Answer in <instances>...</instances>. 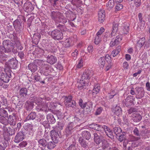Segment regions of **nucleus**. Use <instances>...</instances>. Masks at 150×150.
I'll list each match as a JSON object with an SVG mask.
<instances>
[{"label": "nucleus", "instance_id": "052dcab7", "mask_svg": "<svg viewBox=\"0 0 150 150\" xmlns=\"http://www.w3.org/2000/svg\"><path fill=\"white\" fill-rule=\"evenodd\" d=\"M8 121L9 123L11 125L14 126L16 125V121L15 120L11 117H10V119H9Z\"/></svg>", "mask_w": 150, "mask_h": 150}, {"label": "nucleus", "instance_id": "6e6552de", "mask_svg": "<svg viewBox=\"0 0 150 150\" xmlns=\"http://www.w3.org/2000/svg\"><path fill=\"white\" fill-rule=\"evenodd\" d=\"M93 75V71L92 70H87L84 72L82 76V79H84L88 83H89L88 81Z\"/></svg>", "mask_w": 150, "mask_h": 150}, {"label": "nucleus", "instance_id": "2f4dec72", "mask_svg": "<svg viewBox=\"0 0 150 150\" xmlns=\"http://www.w3.org/2000/svg\"><path fill=\"white\" fill-rule=\"evenodd\" d=\"M47 119L48 122H50L51 123L54 124L56 122V120L54 116L52 114H48L47 115Z\"/></svg>", "mask_w": 150, "mask_h": 150}, {"label": "nucleus", "instance_id": "f8f14e48", "mask_svg": "<svg viewBox=\"0 0 150 150\" xmlns=\"http://www.w3.org/2000/svg\"><path fill=\"white\" fill-rule=\"evenodd\" d=\"M111 111L114 115L118 116L122 115V113L121 108L118 105L112 106L111 108Z\"/></svg>", "mask_w": 150, "mask_h": 150}, {"label": "nucleus", "instance_id": "603ef678", "mask_svg": "<svg viewBox=\"0 0 150 150\" xmlns=\"http://www.w3.org/2000/svg\"><path fill=\"white\" fill-rule=\"evenodd\" d=\"M64 101L65 104L66 103H68L69 102L71 101L72 99V97L71 96H64Z\"/></svg>", "mask_w": 150, "mask_h": 150}, {"label": "nucleus", "instance_id": "3c124183", "mask_svg": "<svg viewBox=\"0 0 150 150\" xmlns=\"http://www.w3.org/2000/svg\"><path fill=\"white\" fill-rule=\"evenodd\" d=\"M37 118V120L40 123L42 122L43 121H44L45 120V116L41 114H40Z\"/></svg>", "mask_w": 150, "mask_h": 150}, {"label": "nucleus", "instance_id": "338daca9", "mask_svg": "<svg viewBox=\"0 0 150 150\" xmlns=\"http://www.w3.org/2000/svg\"><path fill=\"white\" fill-rule=\"evenodd\" d=\"M41 109V111L45 112H48V109H47V106L43 105L42 103Z\"/></svg>", "mask_w": 150, "mask_h": 150}, {"label": "nucleus", "instance_id": "9d476101", "mask_svg": "<svg viewBox=\"0 0 150 150\" xmlns=\"http://www.w3.org/2000/svg\"><path fill=\"white\" fill-rule=\"evenodd\" d=\"M18 64V62L17 60L13 59H11L6 62V65L8 67V68H6L16 69Z\"/></svg>", "mask_w": 150, "mask_h": 150}, {"label": "nucleus", "instance_id": "4c0bfd02", "mask_svg": "<svg viewBox=\"0 0 150 150\" xmlns=\"http://www.w3.org/2000/svg\"><path fill=\"white\" fill-rule=\"evenodd\" d=\"M37 116L36 113L35 112H31L27 116V119L28 120H33L35 119Z\"/></svg>", "mask_w": 150, "mask_h": 150}, {"label": "nucleus", "instance_id": "69168bd1", "mask_svg": "<svg viewBox=\"0 0 150 150\" xmlns=\"http://www.w3.org/2000/svg\"><path fill=\"white\" fill-rule=\"evenodd\" d=\"M100 38L99 36H97L95 39L94 43L96 45H98L100 41Z\"/></svg>", "mask_w": 150, "mask_h": 150}, {"label": "nucleus", "instance_id": "f704fd0d", "mask_svg": "<svg viewBox=\"0 0 150 150\" xmlns=\"http://www.w3.org/2000/svg\"><path fill=\"white\" fill-rule=\"evenodd\" d=\"M64 125L62 122H59L57 125H56L55 130H54L57 132H60L61 130H62ZM61 134V133H60Z\"/></svg>", "mask_w": 150, "mask_h": 150}, {"label": "nucleus", "instance_id": "1a4fd4ad", "mask_svg": "<svg viewBox=\"0 0 150 150\" xmlns=\"http://www.w3.org/2000/svg\"><path fill=\"white\" fill-rule=\"evenodd\" d=\"M70 123H69L65 129V134L67 137L71 135L73 133L76 128Z\"/></svg>", "mask_w": 150, "mask_h": 150}, {"label": "nucleus", "instance_id": "bf43d9fd", "mask_svg": "<svg viewBox=\"0 0 150 150\" xmlns=\"http://www.w3.org/2000/svg\"><path fill=\"white\" fill-rule=\"evenodd\" d=\"M57 27L59 28L60 30L62 31H66L67 30V28L64 25L59 24Z\"/></svg>", "mask_w": 150, "mask_h": 150}, {"label": "nucleus", "instance_id": "6e6d98bb", "mask_svg": "<svg viewBox=\"0 0 150 150\" xmlns=\"http://www.w3.org/2000/svg\"><path fill=\"white\" fill-rule=\"evenodd\" d=\"M119 44V43L115 39H112L110 43V46L113 47L115 45H117Z\"/></svg>", "mask_w": 150, "mask_h": 150}, {"label": "nucleus", "instance_id": "7ed1b4c3", "mask_svg": "<svg viewBox=\"0 0 150 150\" xmlns=\"http://www.w3.org/2000/svg\"><path fill=\"white\" fill-rule=\"evenodd\" d=\"M5 73L2 72L0 75L1 79L5 83L8 82L14 74L12 73L10 69L5 68L4 69Z\"/></svg>", "mask_w": 150, "mask_h": 150}, {"label": "nucleus", "instance_id": "412c9836", "mask_svg": "<svg viewBox=\"0 0 150 150\" xmlns=\"http://www.w3.org/2000/svg\"><path fill=\"white\" fill-rule=\"evenodd\" d=\"M73 121L72 122L69 123L72 124V125L75 126V127L80 126L81 124L82 123L80 119L76 117H74L73 118Z\"/></svg>", "mask_w": 150, "mask_h": 150}, {"label": "nucleus", "instance_id": "09e8293b", "mask_svg": "<svg viewBox=\"0 0 150 150\" xmlns=\"http://www.w3.org/2000/svg\"><path fill=\"white\" fill-rule=\"evenodd\" d=\"M76 103L74 100H71V102H69L68 103H66V106L68 107H72L74 108L76 107Z\"/></svg>", "mask_w": 150, "mask_h": 150}, {"label": "nucleus", "instance_id": "49530a36", "mask_svg": "<svg viewBox=\"0 0 150 150\" xmlns=\"http://www.w3.org/2000/svg\"><path fill=\"white\" fill-rule=\"evenodd\" d=\"M34 79L36 81L40 82V83H44L45 81H42L41 78L38 74L35 75L34 77Z\"/></svg>", "mask_w": 150, "mask_h": 150}, {"label": "nucleus", "instance_id": "58836bf2", "mask_svg": "<svg viewBox=\"0 0 150 150\" xmlns=\"http://www.w3.org/2000/svg\"><path fill=\"white\" fill-rule=\"evenodd\" d=\"M67 40V42L68 43H65V46L64 47L62 46L60 48H59V50L60 52V53H61L62 54L64 52L66 51L67 50L66 47H70V43H69V40Z\"/></svg>", "mask_w": 150, "mask_h": 150}, {"label": "nucleus", "instance_id": "9b49d317", "mask_svg": "<svg viewBox=\"0 0 150 150\" xmlns=\"http://www.w3.org/2000/svg\"><path fill=\"white\" fill-rule=\"evenodd\" d=\"M52 18L54 20L58 21L63 17V14L59 11H53L50 14Z\"/></svg>", "mask_w": 150, "mask_h": 150}, {"label": "nucleus", "instance_id": "a19ab883", "mask_svg": "<svg viewBox=\"0 0 150 150\" xmlns=\"http://www.w3.org/2000/svg\"><path fill=\"white\" fill-rule=\"evenodd\" d=\"M38 102L39 104L36 106V110L38 111H41V108L42 106V99L41 98H39L38 100Z\"/></svg>", "mask_w": 150, "mask_h": 150}, {"label": "nucleus", "instance_id": "8fccbe9b", "mask_svg": "<svg viewBox=\"0 0 150 150\" xmlns=\"http://www.w3.org/2000/svg\"><path fill=\"white\" fill-rule=\"evenodd\" d=\"M138 110L137 108L132 107L127 110V112L130 114L132 113L136 112Z\"/></svg>", "mask_w": 150, "mask_h": 150}, {"label": "nucleus", "instance_id": "4468645a", "mask_svg": "<svg viewBox=\"0 0 150 150\" xmlns=\"http://www.w3.org/2000/svg\"><path fill=\"white\" fill-rule=\"evenodd\" d=\"M136 98L140 99L144 97V91L143 88L142 87L136 88Z\"/></svg>", "mask_w": 150, "mask_h": 150}, {"label": "nucleus", "instance_id": "a878e982", "mask_svg": "<svg viewBox=\"0 0 150 150\" xmlns=\"http://www.w3.org/2000/svg\"><path fill=\"white\" fill-rule=\"evenodd\" d=\"M24 8L27 11H31L34 9L33 5L30 2L25 3L24 5Z\"/></svg>", "mask_w": 150, "mask_h": 150}, {"label": "nucleus", "instance_id": "ea45409f", "mask_svg": "<svg viewBox=\"0 0 150 150\" xmlns=\"http://www.w3.org/2000/svg\"><path fill=\"white\" fill-rule=\"evenodd\" d=\"M4 108H0V116L4 117H7L8 113L6 110H4Z\"/></svg>", "mask_w": 150, "mask_h": 150}, {"label": "nucleus", "instance_id": "f03ea898", "mask_svg": "<svg viewBox=\"0 0 150 150\" xmlns=\"http://www.w3.org/2000/svg\"><path fill=\"white\" fill-rule=\"evenodd\" d=\"M43 63L44 61L43 60L38 59H35L28 65V68L32 72L34 73L38 70V66H42Z\"/></svg>", "mask_w": 150, "mask_h": 150}, {"label": "nucleus", "instance_id": "a211bd4d", "mask_svg": "<svg viewBox=\"0 0 150 150\" xmlns=\"http://www.w3.org/2000/svg\"><path fill=\"white\" fill-rule=\"evenodd\" d=\"M133 96H128L125 99V106L129 107L133 104V101L134 98H133Z\"/></svg>", "mask_w": 150, "mask_h": 150}, {"label": "nucleus", "instance_id": "e2e57ef3", "mask_svg": "<svg viewBox=\"0 0 150 150\" xmlns=\"http://www.w3.org/2000/svg\"><path fill=\"white\" fill-rule=\"evenodd\" d=\"M86 102L83 103V100L82 99H80L79 101V104L80 106L82 108H84L86 106Z\"/></svg>", "mask_w": 150, "mask_h": 150}, {"label": "nucleus", "instance_id": "f3484780", "mask_svg": "<svg viewBox=\"0 0 150 150\" xmlns=\"http://www.w3.org/2000/svg\"><path fill=\"white\" fill-rule=\"evenodd\" d=\"M86 106L85 111L86 112V114H91V111L92 110V105L93 103L91 101H89L87 102H86Z\"/></svg>", "mask_w": 150, "mask_h": 150}, {"label": "nucleus", "instance_id": "680f3d73", "mask_svg": "<svg viewBox=\"0 0 150 150\" xmlns=\"http://www.w3.org/2000/svg\"><path fill=\"white\" fill-rule=\"evenodd\" d=\"M133 132L134 134L137 136H140L142 134L140 133L137 127H135Z\"/></svg>", "mask_w": 150, "mask_h": 150}, {"label": "nucleus", "instance_id": "4d7b16f0", "mask_svg": "<svg viewBox=\"0 0 150 150\" xmlns=\"http://www.w3.org/2000/svg\"><path fill=\"white\" fill-rule=\"evenodd\" d=\"M104 58L105 59V60H106L108 64L111 63L112 60L111 59V57L108 54L106 55Z\"/></svg>", "mask_w": 150, "mask_h": 150}, {"label": "nucleus", "instance_id": "473e14b6", "mask_svg": "<svg viewBox=\"0 0 150 150\" xmlns=\"http://www.w3.org/2000/svg\"><path fill=\"white\" fill-rule=\"evenodd\" d=\"M82 137L85 138V139L88 140L91 137V134L89 132L84 131L82 132L81 133Z\"/></svg>", "mask_w": 150, "mask_h": 150}, {"label": "nucleus", "instance_id": "c756f323", "mask_svg": "<svg viewBox=\"0 0 150 150\" xmlns=\"http://www.w3.org/2000/svg\"><path fill=\"white\" fill-rule=\"evenodd\" d=\"M102 142V148L103 149H110L111 147L109 146V144L108 142L105 140L104 139L101 141Z\"/></svg>", "mask_w": 150, "mask_h": 150}, {"label": "nucleus", "instance_id": "5701e85b", "mask_svg": "<svg viewBox=\"0 0 150 150\" xmlns=\"http://www.w3.org/2000/svg\"><path fill=\"white\" fill-rule=\"evenodd\" d=\"M79 142L81 147L85 148L88 146V140L87 139L81 137L79 138Z\"/></svg>", "mask_w": 150, "mask_h": 150}, {"label": "nucleus", "instance_id": "c85d7f7f", "mask_svg": "<svg viewBox=\"0 0 150 150\" xmlns=\"http://www.w3.org/2000/svg\"><path fill=\"white\" fill-rule=\"evenodd\" d=\"M88 86V82L84 79H82V78L79 81V83L78 86V88L80 90L83 89L86 85Z\"/></svg>", "mask_w": 150, "mask_h": 150}, {"label": "nucleus", "instance_id": "0e129e2a", "mask_svg": "<svg viewBox=\"0 0 150 150\" xmlns=\"http://www.w3.org/2000/svg\"><path fill=\"white\" fill-rule=\"evenodd\" d=\"M123 8V5L120 4H117L115 6L116 10L117 11H119L120 10L122 9Z\"/></svg>", "mask_w": 150, "mask_h": 150}, {"label": "nucleus", "instance_id": "cd10ccee", "mask_svg": "<svg viewBox=\"0 0 150 150\" xmlns=\"http://www.w3.org/2000/svg\"><path fill=\"white\" fill-rule=\"evenodd\" d=\"M118 26L117 24L114 23L112 30V32L110 34L111 37L116 35V33L118 29Z\"/></svg>", "mask_w": 150, "mask_h": 150}, {"label": "nucleus", "instance_id": "0eeeda50", "mask_svg": "<svg viewBox=\"0 0 150 150\" xmlns=\"http://www.w3.org/2000/svg\"><path fill=\"white\" fill-rule=\"evenodd\" d=\"M22 22L20 21L18 18L13 22V25L14 28L16 32L20 33L23 29V25L22 24Z\"/></svg>", "mask_w": 150, "mask_h": 150}, {"label": "nucleus", "instance_id": "423d86ee", "mask_svg": "<svg viewBox=\"0 0 150 150\" xmlns=\"http://www.w3.org/2000/svg\"><path fill=\"white\" fill-rule=\"evenodd\" d=\"M49 34L50 35L51 37L55 40L62 39L63 38V34L59 30L55 29L51 32H50Z\"/></svg>", "mask_w": 150, "mask_h": 150}, {"label": "nucleus", "instance_id": "c9c22d12", "mask_svg": "<svg viewBox=\"0 0 150 150\" xmlns=\"http://www.w3.org/2000/svg\"><path fill=\"white\" fill-rule=\"evenodd\" d=\"M89 126L91 128L98 131H100V128H102L100 125L97 124H92Z\"/></svg>", "mask_w": 150, "mask_h": 150}, {"label": "nucleus", "instance_id": "13d9d810", "mask_svg": "<svg viewBox=\"0 0 150 150\" xmlns=\"http://www.w3.org/2000/svg\"><path fill=\"white\" fill-rule=\"evenodd\" d=\"M124 28L123 30L124 31V33L127 34L128 33L129 30V25H128L124 24Z\"/></svg>", "mask_w": 150, "mask_h": 150}, {"label": "nucleus", "instance_id": "774afa93", "mask_svg": "<svg viewBox=\"0 0 150 150\" xmlns=\"http://www.w3.org/2000/svg\"><path fill=\"white\" fill-rule=\"evenodd\" d=\"M122 35L121 34H119L117 36L115 39L119 43L122 39Z\"/></svg>", "mask_w": 150, "mask_h": 150}, {"label": "nucleus", "instance_id": "20e7f679", "mask_svg": "<svg viewBox=\"0 0 150 150\" xmlns=\"http://www.w3.org/2000/svg\"><path fill=\"white\" fill-rule=\"evenodd\" d=\"M70 139L66 141L65 143V146L68 147L67 149L68 150H79L78 145L76 144L74 139Z\"/></svg>", "mask_w": 150, "mask_h": 150}, {"label": "nucleus", "instance_id": "7c9ffc66", "mask_svg": "<svg viewBox=\"0 0 150 150\" xmlns=\"http://www.w3.org/2000/svg\"><path fill=\"white\" fill-rule=\"evenodd\" d=\"M145 42V39L144 37H142L140 38L138 41L136 45L137 47H138L139 49L141 48L144 45Z\"/></svg>", "mask_w": 150, "mask_h": 150}, {"label": "nucleus", "instance_id": "bb28decb", "mask_svg": "<svg viewBox=\"0 0 150 150\" xmlns=\"http://www.w3.org/2000/svg\"><path fill=\"white\" fill-rule=\"evenodd\" d=\"M57 61L56 58L52 55H48L47 57V62L51 64H53L55 63Z\"/></svg>", "mask_w": 150, "mask_h": 150}, {"label": "nucleus", "instance_id": "37998d69", "mask_svg": "<svg viewBox=\"0 0 150 150\" xmlns=\"http://www.w3.org/2000/svg\"><path fill=\"white\" fill-rule=\"evenodd\" d=\"M42 66V67L41 68V70H40V72L41 73H43V72H45L47 71V70L49 69V66L47 64H44Z\"/></svg>", "mask_w": 150, "mask_h": 150}, {"label": "nucleus", "instance_id": "b1692460", "mask_svg": "<svg viewBox=\"0 0 150 150\" xmlns=\"http://www.w3.org/2000/svg\"><path fill=\"white\" fill-rule=\"evenodd\" d=\"M33 106L34 104L33 103L27 101L25 103L24 107L26 110L30 111L33 109Z\"/></svg>", "mask_w": 150, "mask_h": 150}, {"label": "nucleus", "instance_id": "79ce46f5", "mask_svg": "<svg viewBox=\"0 0 150 150\" xmlns=\"http://www.w3.org/2000/svg\"><path fill=\"white\" fill-rule=\"evenodd\" d=\"M126 132H122V134L120 135L119 137L118 140L120 142H122L123 141H125L126 140Z\"/></svg>", "mask_w": 150, "mask_h": 150}, {"label": "nucleus", "instance_id": "dca6fc26", "mask_svg": "<svg viewBox=\"0 0 150 150\" xmlns=\"http://www.w3.org/2000/svg\"><path fill=\"white\" fill-rule=\"evenodd\" d=\"M4 131L5 133H6L10 135H12L15 134L16 133L15 129L13 127H4Z\"/></svg>", "mask_w": 150, "mask_h": 150}, {"label": "nucleus", "instance_id": "de8ad7c7", "mask_svg": "<svg viewBox=\"0 0 150 150\" xmlns=\"http://www.w3.org/2000/svg\"><path fill=\"white\" fill-rule=\"evenodd\" d=\"M100 88V86L99 85L97 84L95 85L93 90V93L97 94L99 92Z\"/></svg>", "mask_w": 150, "mask_h": 150}, {"label": "nucleus", "instance_id": "5fc2aeb1", "mask_svg": "<svg viewBox=\"0 0 150 150\" xmlns=\"http://www.w3.org/2000/svg\"><path fill=\"white\" fill-rule=\"evenodd\" d=\"M142 142H139L138 143L137 142H133L132 143L131 145L130 146L131 147H133L135 148H138V147L139 146L141 145L142 144Z\"/></svg>", "mask_w": 150, "mask_h": 150}, {"label": "nucleus", "instance_id": "864d4df0", "mask_svg": "<svg viewBox=\"0 0 150 150\" xmlns=\"http://www.w3.org/2000/svg\"><path fill=\"white\" fill-rule=\"evenodd\" d=\"M113 131L115 134L117 135L118 134L122 132V130L120 128L115 127L113 128Z\"/></svg>", "mask_w": 150, "mask_h": 150}, {"label": "nucleus", "instance_id": "2eb2a0df", "mask_svg": "<svg viewBox=\"0 0 150 150\" xmlns=\"http://www.w3.org/2000/svg\"><path fill=\"white\" fill-rule=\"evenodd\" d=\"M25 134L23 131L19 132L15 137L14 142L18 143L22 141L24 138Z\"/></svg>", "mask_w": 150, "mask_h": 150}, {"label": "nucleus", "instance_id": "39448f33", "mask_svg": "<svg viewBox=\"0 0 150 150\" xmlns=\"http://www.w3.org/2000/svg\"><path fill=\"white\" fill-rule=\"evenodd\" d=\"M3 43H6L5 46L7 49V52H8L12 51L14 54L17 53L18 52L17 49L15 47H13V44L8 40H4L3 41Z\"/></svg>", "mask_w": 150, "mask_h": 150}, {"label": "nucleus", "instance_id": "72a5a7b5", "mask_svg": "<svg viewBox=\"0 0 150 150\" xmlns=\"http://www.w3.org/2000/svg\"><path fill=\"white\" fill-rule=\"evenodd\" d=\"M40 35L39 34H35L33 38V43L36 44L38 43L40 38Z\"/></svg>", "mask_w": 150, "mask_h": 150}, {"label": "nucleus", "instance_id": "e433bc0d", "mask_svg": "<svg viewBox=\"0 0 150 150\" xmlns=\"http://www.w3.org/2000/svg\"><path fill=\"white\" fill-rule=\"evenodd\" d=\"M48 140H47L44 139H42L39 140L38 142L39 145L44 147L46 146L48 143Z\"/></svg>", "mask_w": 150, "mask_h": 150}, {"label": "nucleus", "instance_id": "393cba45", "mask_svg": "<svg viewBox=\"0 0 150 150\" xmlns=\"http://www.w3.org/2000/svg\"><path fill=\"white\" fill-rule=\"evenodd\" d=\"M138 18L139 22V24L140 25L141 28H143L145 25V22L143 19L142 14L141 13H139L138 14Z\"/></svg>", "mask_w": 150, "mask_h": 150}, {"label": "nucleus", "instance_id": "4be33fe9", "mask_svg": "<svg viewBox=\"0 0 150 150\" xmlns=\"http://www.w3.org/2000/svg\"><path fill=\"white\" fill-rule=\"evenodd\" d=\"M132 120L135 122H138L142 119V116L139 113H133L132 115Z\"/></svg>", "mask_w": 150, "mask_h": 150}, {"label": "nucleus", "instance_id": "f257e3e1", "mask_svg": "<svg viewBox=\"0 0 150 150\" xmlns=\"http://www.w3.org/2000/svg\"><path fill=\"white\" fill-rule=\"evenodd\" d=\"M52 142L48 141L47 147L50 149H52L55 147V144L58 143L59 139L62 137L61 134L59 131L57 132L54 130H52L50 132Z\"/></svg>", "mask_w": 150, "mask_h": 150}, {"label": "nucleus", "instance_id": "a18cd8bd", "mask_svg": "<svg viewBox=\"0 0 150 150\" xmlns=\"http://www.w3.org/2000/svg\"><path fill=\"white\" fill-rule=\"evenodd\" d=\"M114 6V0H110L106 4V6L108 8H111Z\"/></svg>", "mask_w": 150, "mask_h": 150}, {"label": "nucleus", "instance_id": "ddd939ff", "mask_svg": "<svg viewBox=\"0 0 150 150\" xmlns=\"http://www.w3.org/2000/svg\"><path fill=\"white\" fill-rule=\"evenodd\" d=\"M28 89L22 87L20 88L19 91V96L21 98H23V100H25L27 99Z\"/></svg>", "mask_w": 150, "mask_h": 150}, {"label": "nucleus", "instance_id": "6ab92c4d", "mask_svg": "<svg viewBox=\"0 0 150 150\" xmlns=\"http://www.w3.org/2000/svg\"><path fill=\"white\" fill-rule=\"evenodd\" d=\"M9 37L11 38L12 39L11 40L13 42H15L17 45H18L17 46V48L20 50H22L23 47L20 45V42L17 40V37H15L14 35L11 34L9 35Z\"/></svg>", "mask_w": 150, "mask_h": 150}, {"label": "nucleus", "instance_id": "aec40b11", "mask_svg": "<svg viewBox=\"0 0 150 150\" xmlns=\"http://www.w3.org/2000/svg\"><path fill=\"white\" fill-rule=\"evenodd\" d=\"M98 20L99 22L102 23L105 20V11L102 9H100L98 12Z\"/></svg>", "mask_w": 150, "mask_h": 150}, {"label": "nucleus", "instance_id": "c03bdc74", "mask_svg": "<svg viewBox=\"0 0 150 150\" xmlns=\"http://www.w3.org/2000/svg\"><path fill=\"white\" fill-rule=\"evenodd\" d=\"M98 63L101 67H103L105 64V59L104 57L100 58L98 61Z\"/></svg>", "mask_w": 150, "mask_h": 150}]
</instances>
